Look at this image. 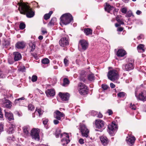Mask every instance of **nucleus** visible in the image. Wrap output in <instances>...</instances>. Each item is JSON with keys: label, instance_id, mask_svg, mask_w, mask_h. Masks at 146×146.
<instances>
[{"label": "nucleus", "instance_id": "64", "mask_svg": "<svg viewBox=\"0 0 146 146\" xmlns=\"http://www.w3.org/2000/svg\"><path fill=\"white\" fill-rule=\"evenodd\" d=\"M141 13V11H139V10H138L136 12L137 14L138 15H139Z\"/></svg>", "mask_w": 146, "mask_h": 146}, {"label": "nucleus", "instance_id": "5", "mask_svg": "<svg viewBox=\"0 0 146 146\" xmlns=\"http://www.w3.org/2000/svg\"><path fill=\"white\" fill-rule=\"evenodd\" d=\"M79 87V92L81 94L85 95L87 94L88 92L87 87L84 84L80 83L78 84Z\"/></svg>", "mask_w": 146, "mask_h": 146}, {"label": "nucleus", "instance_id": "24", "mask_svg": "<svg viewBox=\"0 0 146 146\" xmlns=\"http://www.w3.org/2000/svg\"><path fill=\"white\" fill-rule=\"evenodd\" d=\"M63 137V138L61 140V143L63 145L65 146L70 142V140L69 138L68 139L65 136Z\"/></svg>", "mask_w": 146, "mask_h": 146}, {"label": "nucleus", "instance_id": "55", "mask_svg": "<svg viewBox=\"0 0 146 146\" xmlns=\"http://www.w3.org/2000/svg\"><path fill=\"white\" fill-rule=\"evenodd\" d=\"M107 112L109 115H111L113 113L112 111L110 110H108Z\"/></svg>", "mask_w": 146, "mask_h": 146}, {"label": "nucleus", "instance_id": "11", "mask_svg": "<svg viewBox=\"0 0 146 146\" xmlns=\"http://www.w3.org/2000/svg\"><path fill=\"white\" fill-rule=\"evenodd\" d=\"M56 136L57 138L58 137H62L65 136L68 139L69 138V136L66 133H61V130L60 129H58L56 130Z\"/></svg>", "mask_w": 146, "mask_h": 146}, {"label": "nucleus", "instance_id": "51", "mask_svg": "<svg viewBox=\"0 0 146 146\" xmlns=\"http://www.w3.org/2000/svg\"><path fill=\"white\" fill-rule=\"evenodd\" d=\"M3 125L1 123H0V132H1L3 130Z\"/></svg>", "mask_w": 146, "mask_h": 146}, {"label": "nucleus", "instance_id": "13", "mask_svg": "<svg viewBox=\"0 0 146 146\" xmlns=\"http://www.w3.org/2000/svg\"><path fill=\"white\" fill-rule=\"evenodd\" d=\"M79 44L81 46L83 50H86L88 47V42L84 39L80 40Z\"/></svg>", "mask_w": 146, "mask_h": 146}, {"label": "nucleus", "instance_id": "47", "mask_svg": "<svg viewBox=\"0 0 146 146\" xmlns=\"http://www.w3.org/2000/svg\"><path fill=\"white\" fill-rule=\"evenodd\" d=\"M130 108L132 110H136V107L134 104H132V103L130 104Z\"/></svg>", "mask_w": 146, "mask_h": 146}, {"label": "nucleus", "instance_id": "10", "mask_svg": "<svg viewBox=\"0 0 146 146\" xmlns=\"http://www.w3.org/2000/svg\"><path fill=\"white\" fill-rule=\"evenodd\" d=\"M59 95L62 101H66L68 100L69 98L70 95L68 93H63L59 92Z\"/></svg>", "mask_w": 146, "mask_h": 146}, {"label": "nucleus", "instance_id": "29", "mask_svg": "<svg viewBox=\"0 0 146 146\" xmlns=\"http://www.w3.org/2000/svg\"><path fill=\"white\" fill-rule=\"evenodd\" d=\"M114 8V7L108 3H106L104 5V9H111Z\"/></svg>", "mask_w": 146, "mask_h": 146}, {"label": "nucleus", "instance_id": "58", "mask_svg": "<svg viewBox=\"0 0 146 146\" xmlns=\"http://www.w3.org/2000/svg\"><path fill=\"white\" fill-rule=\"evenodd\" d=\"M20 101H19V100H18V99H16L15 100L14 103L15 104H16L17 103H19L20 102Z\"/></svg>", "mask_w": 146, "mask_h": 146}, {"label": "nucleus", "instance_id": "28", "mask_svg": "<svg viewBox=\"0 0 146 146\" xmlns=\"http://www.w3.org/2000/svg\"><path fill=\"white\" fill-rule=\"evenodd\" d=\"M52 13V11H50L49 13L45 14L44 16V19L47 20L49 19Z\"/></svg>", "mask_w": 146, "mask_h": 146}, {"label": "nucleus", "instance_id": "12", "mask_svg": "<svg viewBox=\"0 0 146 146\" xmlns=\"http://www.w3.org/2000/svg\"><path fill=\"white\" fill-rule=\"evenodd\" d=\"M59 43L60 45L62 47L68 45L69 44L68 38L67 37L62 38L60 40Z\"/></svg>", "mask_w": 146, "mask_h": 146}, {"label": "nucleus", "instance_id": "45", "mask_svg": "<svg viewBox=\"0 0 146 146\" xmlns=\"http://www.w3.org/2000/svg\"><path fill=\"white\" fill-rule=\"evenodd\" d=\"M28 108L29 110L32 111L33 110H34V107L32 105L29 104L28 106Z\"/></svg>", "mask_w": 146, "mask_h": 146}, {"label": "nucleus", "instance_id": "26", "mask_svg": "<svg viewBox=\"0 0 146 146\" xmlns=\"http://www.w3.org/2000/svg\"><path fill=\"white\" fill-rule=\"evenodd\" d=\"M137 50L138 52H144L145 48L143 44H140L137 47Z\"/></svg>", "mask_w": 146, "mask_h": 146}, {"label": "nucleus", "instance_id": "25", "mask_svg": "<svg viewBox=\"0 0 146 146\" xmlns=\"http://www.w3.org/2000/svg\"><path fill=\"white\" fill-rule=\"evenodd\" d=\"M126 54L125 51L122 49H119L117 53V55L118 56L122 57Z\"/></svg>", "mask_w": 146, "mask_h": 146}, {"label": "nucleus", "instance_id": "15", "mask_svg": "<svg viewBox=\"0 0 146 146\" xmlns=\"http://www.w3.org/2000/svg\"><path fill=\"white\" fill-rule=\"evenodd\" d=\"M95 124L96 127L100 129L104 127V122L102 120H96L95 121Z\"/></svg>", "mask_w": 146, "mask_h": 146}, {"label": "nucleus", "instance_id": "31", "mask_svg": "<svg viewBox=\"0 0 146 146\" xmlns=\"http://www.w3.org/2000/svg\"><path fill=\"white\" fill-rule=\"evenodd\" d=\"M56 18H53L48 24V25L49 26L53 25L56 22Z\"/></svg>", "mask_w": 146, "mask_h": 146}, {"label": "nucleus", "instance_id": "42", "mask_svg": "<svg viewBox=\"0 0 146 146\" xmlns=\"http://www.w3.org/2000/svg\"><path fill=\"white\" fill-rule=\"evenodd\" d=\"M132 15V13L131 11H129L126 13V17H131Z\"/></svg>", "mask_w": 146, "mask_h": 146}, {"label": "nucleus", "instance_id": "27", "mask_svg": "<svg viewBox=\"0 0 146 146\" xmlns=\"http://www.w3.org/2000/svg\"><path fill=\"white\" fill-rule=\"evenodd\" d=\"M85 33L86 35H91L92 33V30L90 28L85 29H84Z\"/></svg>", "mask_w": 146, "mask_h": 146}, {"label": "nucleus", "instance_id": "36", "mask_svg": "<svg viewBox=\"0 0 146 146\" xmlns=\"http://www.w3.org/2000/svg\"><path fill=\"white\" fill-rule=\"evenodd\" d=\"M42 62L45 64H48L49 62V60L48 58H45L42 60Z\"/></svg>", "mask_w": 146, "mask_h": 146}, {"label": "nucleus", "instance_id": "60", "mask_svg": "<svg viewBox=\"0 0 146 146\" xmlns=\"http://www.w3.org/2000/svg\"><path fill=\"white\" fill-rule=\"evenodd\" d=\"M3 117V115L2 113L1 109L0 108V117L1 118H2Z\"/></svg>", "mask_w": 146, "mask_h": 146}, {"label": "nucleus", "instance_id": "38", "mask_svg": "<svg viewBox=\"0 0 146 146\" xmlns=\"http://www.w3.org/2000/svg\"><path fill=\"white\" fill-rule=\"evenodd\" d=\"M116 19L117 21L120 24H124L123 22L119 19V16L118 15L116 17Z\"/></svg>", "mask_w": 146, "mask_h": 146}, {"label": "nucleus", "instance_id": "49", "mask_svg": "<svg viewBox=\"0 0 146 146\" xmlns=\"http://www.w3.org/2000/svg\"><path fill=\"white\" fill-rule=\"evenodd\" d=\"M102 88L104 90H106L107 89V88H108V86L106 84H102Z\"/></svg>", "mask_w": 146, "mask_h": 146}, {"label": "nucleus", "instance_id": "30", "mask_svg": "<svg viewBox=\"0 0 146 146\" xmlns=\"http://www.w3.org/2000/svg\"><path fill=\"white\" fill-rule=\"evenodd\" d=\"M15 125L12 124L10 127H9L8 131L9 133H13V131L14 130V129L15 128Z\"/></svg>", "mask_w": 146, "mask_h": 146}, {"label": "nucleus", "instance_id": "37", "mask_svg": "<svg viewBox=\"0 0 146 146\" xmlns=\"http://www.w3.org/2000/svg\"><path fill=\"white\" fill-rule=\"evenodd\" d=\"M125 94L124 92H121L117 94V96L119 97L123 98L125 96Z\"/></svg>", "mask_w": 146, "mask_h": 146}, {"label": "nucleus", "instance_id": "23", "mask_svg": "<svg viewBox=\"0 0 146 146\" xmlns=\"http://www.w3.org/2000/svg\"><path fill=\"white\" fill-rule=\"evenodd\" d=\"M55 113L56 115L55 117L58 120H60L61 117H63L64 116V114L59 111H57Z\"/></svg>", "mask_w": 146, "mask_h": 146}, {"label": "nucleus", "instance_id": "35", "mask_svg": "<svg viewBox=\"0 0 146 146\" xmlns=\"http://www.w3.org/2000/svg\"><path fill=\"white\" fill-rule=\"evenodd\" d=\"M88 79L90 81H92L94 79V76L93 74H90L88 76Z\"/></svg>", "mask_w": 146, "mask_h": 146}, {"label": "nucleus", "instance_id": "19", "mask_svg": "<svg viewBox=\"0 0 146 146\" xmlns=\"http://www.w3.org/2000/svg\"><path fill=\"white\" fill-rule=\"evenodd\" d=\"M13 55H14V60L15 61H19L22 58L21 54L18 52H14Z\"/></svg>", "mask_w": 146, "mask_h": 146}, {"label": "nucleus", "instance_id": "2", "mask_svg": "<svg viewBox=\"0 0 146 146\" xmlns=\"http://www.w3.org/2000/svg\"><path fill=\"white\" fill-rule=\"evenodd\" d=\"M108 76L109 79L112 81H114L119 78L118 72L114 70L110 71L108 72Z\"/></svg>", "mask_w": 146, "mask_h": 146}, {"label": "nucleus", "instance_id": "8", "mask_svg": "<svg viewBox=\"0 0 146 146\" xmlns=\"http://www.w3.org/2000/svg\"><path fill=\"white\" fill-rule=\"evenodd\" d=\"M80 131L82 136L87 137L88 136L89 131L87 128L86 126L82 125L81 126Z\"/></svg>", "mask_w": 146, "mask_h": 146}, {"label": "nucleus", "instance_id": "14", "mask_svg": "<svg viewBox=\"0 0 146 146\" xmlns=\"http://www.w3.org/2000/svg\"><path fill=\"white\" fill-rule=\"evenodd\" d=\"M126 140L128 144L130 146H131L134 143L135 139L134 137L129 136L126 137Z\"/></svg>", "mask_w": 146, "mask_h": 146}, {"label": "nucleus", "instance_id": "22", "mask_svg": "<svg viewBox=\"0 0 146 146\" xmlns=\"http://www.w3.org/2000/svg\"><path fill=\"white\" fill-rule=\"evenodd\" d=\"M25 44L23 41L18 42L15 44L16 47L18 49L23 48L25 46Z\"/></svg>", "mask_w": 146, "mask_h": 146}, {"label": "nucleus", "instance_id": "7", "mask_svg": "<svg viewBox=\"0 0 146 146\" xmlns=\"http://www.w3.org/2000/svg\"><path fill=\"white\" fill-rule=\"evenodd\" d=\"M135 94L137 99L143 101L146 100V91H143L137 97V93L136 91L135 92Z\"/></svg>", "mask_w": 146, "mask_h": 146}, {"label": "nucleus", "instance_id": "50", "mask_svg": "<svg viewBox=\"0 0 146 146\" xmlns=\"http://www.w3.org/2000/svg\"><path fill=\"white\" fill-rule=\"evenodd\" d=\"M41 32L43 34L46 33H47V31H46V29L44 28H42Z\"/></svg>", "mask_w": 146, "mask_h": 146}, {"label": "nucleus", "instance_id": "63", "mask_svg": "<svg viewBox=\"0 0 146 146\" xmlns=\"http://www.w3.org/2000/svg\"><path fill=\"white\" fill-rule=\"evenodd\" d=\"M121 11L122 13L125 14L127 12L126 10H121Z\"/></svg>", "mask_w": 146, "mask_h": 146}, {"label": "nucleus", "instance_id": "32", "mask_svg": "<svg viewBox=\"0 0 146 146\" xmlns=\"http://www.w3.org/2000/svg\"><path fill=\"white\" fill-rule=\"evenodd\" d=\"M29 48L30 49V52H33L35 48V43H31L29 44Z\"/></svg>", "mask_w": 146, "mask_h": 146}, {"label": "nucleus", "instance_id": "18", "mask_svg": "<svg viewBox=\"0 0 146 146\" xmlns=\"http://www.w3.org/2000/svg\"><path fill=\"white\" fill-rule=\"evenodd\" d=\"M123 69L126 71H128L132 69L133 68V65L131 63L126 64L123 67Z\"/></svg>", "mask_w": 146, "mask_h": 146}, {"label": "nucleus", "instance_id": "59", "mask_svg": "<svg viewBox=\"0 0 146 146\" xmlns=\"http://www.w3.org/2000/svg\"><path fill=\"white\" fill-rule=\"evenodd\" d=\"M123 30V29L122 27H120L118 28L117 31H118L121 32Z\"/></svg>", "mask_w": 146, "mask_h": 146}, {"label": "nucleus", "instance_id": "54", "mask_svg": "<svg viewBox=\"0 0 146 146\" xmlns=\"http://www.w3.org/2000/svg\"><path fill=\"white\" fill-rule=\"evenodd\" d=\"M53 122L54 124L57 125L59 123V121L57 120H54L53 121Z\"/></svg>", "mask_w": 146, "mask_h": 146}, {"label": "nucleus", "instance_id": "1", "mask_svg": "<svg viewBox=\"0 0 146 146\" xmlns=\"http://www.w3.org/2000/svg\"><path fill=\"white\" fill-rule=\"evenodd\" d=\"M60 22L64 25H67L73 22V19L72 15L70 13L63 14L60 17Z\"/></svg>", "mask_w": 146, "mask_h": 146}, {"label": "nucleus", "instance_id": "20", "mask_svg": "<svg viewBox=\"0 0 146 146\" xmlns=\"http://www.w3.org/2000/svg\"><path fill=\"white\" fill-rule=\"evenodd\" d=\"M46 95L48 96H53L55 94V92L53 89H51L48 90L46 92Z\"/></svg>", "mask_w": 146, "mask_h": 146}, {"label": "nucleus", "instance_id": "3", "mask_svg": "<svg viewBox=\"0 0 146 146\" xmlns=\"http://www.w3.org/2000/svg\"><path fill=\"white\" fill-rule=\"evenodd\" d=\"M19 10L21 13L26 14L28 17H32L35 15V13L32 11V10Z\"/></svg>", "mask_w": 146, "mask_h": 146}, {"label": "nucleus", "instance_id": "43", "mask_svg": "<svg viewBox=\"0 0 146 146\" xmlns=\"http://www.w3.org/2000/svg\"><path fill=\"white\" fill-rule=\"evenodd\" d=\"M25 27V24L23 23H21L19 25V28L20 29L23 30Z\"/></svg>", "mask_w": 146, "mask_h": 146}, {"label": "nucleus", "instance_id": "17", "mask_svg": "<svg viewBox=\"0 0 146 146\" xmlns=\"http://www.w3.org/2000/svg\"><path fill=\"white\" fill-rule=\"evenodd\" d=\"M5 116L8 120L11 121L14 119L13 115L12 113L5 111Z\"/></svg>", "mask_w": 146, "mask_h": 146}, {"label": "nucleus", "instance_id": "4", "mask_svg": "<svg viewBox=\"0 0 146 146\" xmlns=\"http://www.w3.org/2000/svg\"><path fill=\"white\" fill-rule=\"evenodd\" d=\"M39 130L38 129H34L31 130V135L33 139L36 141H39L40 139L39 135Z\"/></svg>", "mask_w": 146, "mask_h": 146}, {"label": "nucleus", "instance_id": "44", "mask_svg": "<svg viewBox=\"0 0 146 146\" xmlns=\"http://www.w3.org/2000/svg\"><path fill=\"white\" fill-rule=\"evenodd\" d=\"M37 79V76L36 75H33L32 76L31 79V80L33 82H36Z\"/></svg>", "mask_w": 146, "mask_h": 146}, {"label": "nucleus", "instance_id": "40", "mask_svg": "<svg viewBox=\"0 0 146 146\" xmlns=\"http://www.w3.org/2000/svg\"><path fill=\"white\" fill-rule=\"evenodd\" d=\"M13 59L11 56H9L8 58V62L10 64H12L14 63Z\"/></svg>", "mask_w": 146, "mask_h": 146}, {"label": "nucleus", "instance_id": "61", "mask_svg": "<svg viewBox=\"0 0 146 146\" xmlns=\"http://www.w3.org/2000/svg\"><path fill=\"white\" fill-rule=\"evenodd\" d=\"M102 113H99L98 114V117L99 118H102Z\"/></svg>", "mask_w": 146, "mask_h": 146}, {"label": "nucleus", "instance_id": "6", "mask_svg": "<svg viewBox=\"0 0 146 146\" xmlns=\"http://www.w3.org/2000/svg\"><path fill=\"white\" fill-rule=\"evenodd\" d=\"M108 128L109 133L112 134L117 129V126L116 124L112 122L108 125Z\"/></svg>", "mask_w": 146, "mask_h": 146}, {"label": "nucleus", "instance_id": "41", "mask_svg": "<svg viewBox=\"0 0 146 146\" xmlns=\"http://www.w3.org/2000/svg\"><path fill=\"white\" fill-rule=\"evenodd\" d=\"M24 132L27 135L29 134V131L28 130V128L26 126H25L23 128Z\"/></svg>", "mask_w": 146, "mask_h": 146}, {"label": "nucleus", "instance_id": "34", "mask_svg": "<svg viewBox=\"0 0 146 146\" xmlns=\"http://www.w3.org/2000/svg\"><path fill=\"white\" fill-rule=\"evenodd\" d=\"M64 63L65 66L67 67L68 66L69 61L67 58H64Z\"/></svg>", "mask_w": 146, "mask_h": 146}, {"label": "nucleus", "instance_id": "52", "mask_svg": "<svg viewBox=\"0 0 146 146\" xmlns=\"http://www.w3.org/2000/svg\"><path fill=\"white\" fill-rule=\"evenodd\" d=\"M79 142L81 144H83L84 143V140L83 139L81 138L79 140Z\"/></svg>", "mask_w": 146, "mask_h": 146}, {"label": "nucleus", "instance_id": "39", "mask_svg": "<svg viewBox=\"0 0 146 146\" xmlns=\"http://www.w3.org/2000/svg\"><path fill=\"white\" fill-rule=\"evenodd\" d=\"M36 111H37L39 115L40 116V115L42 114L43 113V111L42 110H41L40 109H36V111Z\"/></svg>", "mask_w": 146, "mask_h": 146}, {"label": "nucleus", "instance_id": "16", "mask_svg": "<svg viewBox=\"0 0 146 146\" xmlns=\"http://www.w3.org/2000/svg\"><path fill=\"white\" fill-rule=\"evenodd\" d=\"M101 141L102 144L104 146L107 145L109 143V141L106 137L103 136L100 137Z\"/></svg>", "mask_w": 146, "mask_h": 146}, {"label": "nucleus", "instance_id": "9", "mask_svg": "<svg viewBox=\"0 0 146 146\" xmlns=\"http://www.w3.org/2000/svg\"><path fill=\"white\" fill-rule=\"evenodd\" d=\"M27 3H25L23 1L20 0V2L18 3V5L19 6L18 9H30V7L27 5Z\"/></svg>", "mask_w": 146, "mask_h": 146}, {"label": "nucleus", "instance_id": "48", "mask_svg": "<svg viewBox=\"0 0 146 146\" xmlns=\"http://www.w3.org/2000/svg\"><path fill=\"white\" fill-rule=\"evenodd\" d=\"M85 75H83V76H82V75L81 76H80V81H82L83 82H84L85 80Z\"/></svg>", "mask_w": 146, "mask_h": 146}, {"label": "nucleus", "instance_id": "56", "mask_svg": "<svg viewBox=\"0 0 146 146\" xmlns=\"http://www.w3.org/2000/svg\"><path fill=\"white\" fill-rule=\"evenodd\" d=\"M48 121V120L47 119H46L43 121V123L44 125H46L47 124Z\"/></svg>", "mask_w": 146, "mask_h": 146}, {"label": "nucleus", "instance_id": "21", "mask_svg": "<svg viewBox=\"0 0 146 146\" xmlns=\"http://www.w3.org/2000/svg\"><path fill=\"white\" fill-rule=\"evenodd\" d=\"M3 106L6 108H10L11 106V103L9 100L4 99L3 102Z\"/></svg>", "mask_w": 146, "mask_h": 146}, {"label": "nucleus", "instance_id": "46", "mask_svg": "<svg viewBox=\"0 0 146 146\" xmlns=\"http://www.w3.org/2000/svg\"><path fill=\"white\" fill-rule=\"evenodd\" d=\"M10 42L7 40L5 41L3 43V45L6 47L10 45Z\"/></svg>", "mask_w": 146, "mask_h": 146}, {"label": "nucleus", "instance_id": "33", "mask_svg": "<svg viewBox=\"0 0 146 146\" xmlns=\"http://www.w3.org/2000/svg\"><path fill=\"white\" fill-rule=\"evenodd\" d=\"M69 83L70 81L68 78H64L63 80V83L62 86H65L69 84Z\"/></svg>", "mask_w": 146, "mask_h": 146}, {"label": "nucleus", "instance_id": "57", "mask_svg": "<svg viewBox=\"0 0 146 146\" xmlns=\"http://www.w3.org/2000/svg\"><path fill=\"white\" fill-rule=\"evenodd\" d=\"M110 86L111 88H113L115 87V85L113 83H111L110 84Z\"/></svg>", "mask_w": 146, "mask_h": 146}, {"label": "nucleus", "instance_id": "53", "mask_svg": "<svg viewBox=\"0 0 146 146\" xmlns=\"http://www.w3.org/2000/svg\"><path fill=\"white\" fill-rule=\"evenodd\" d=\"M25 66H23L20 68V70L22 72H25Z\"/></svg>", "mask_w": 146, "mask_h": 146}, {"label": "nucleus", "instance_id": "62", "mask_svg": "<svg viewBox=\"0 0 146 146\" xmlns=\"http://www.w3.org/2000/svg\"><path fill=\"white\" fill-rule=\"evenodd\" d=\"M31 54L33 56H34L35 58H37V56L36 54H34L32 53Z\"/></svg>", "mask_w": 146, "mask_h": 146}]
</instances>
